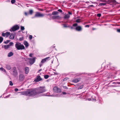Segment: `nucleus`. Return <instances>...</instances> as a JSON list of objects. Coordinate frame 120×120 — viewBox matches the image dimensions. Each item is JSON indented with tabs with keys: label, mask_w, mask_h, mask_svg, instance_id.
<instances>
[{
	"label": "nucleus",
	"mask_w": 120,
	"mask_h": 120,
	"mask_svg": "<svg viewBox=\"0 0 120 120\" xmlns=\"http://www.w3.org/2000/svg\"><path fill=\"white\" fill-rule=\"evenodd\" d=\"M45 86L40 87L38 88L31 89L23 92L22 94L29 96H35L42 93L46 91Z\"/></svg>",
	"instance_id": "f257e3e1"
},
{
	"label": "nucleus",
	"mask_w": 120,
	"mask_h": 120,
	"mask_svg": "<svg viewBox=\"0 0 120 120\" xmlns=\"http://www.w3.org/2000/svg\"><path fill=\"white\" fill-rule=\"evenodd\" d=\"M15 47L18 50L24 49H25L24 46L20 43H16L15 44Z\"/></svg>",
	"instance_id": "f03ea898"
},
{
	"label": "nucleus",
	"mask_w": 120,
	"mask_h": 120,
	"mask_svg": "<svg viewBox=\"0 0 120 120\" xmlns=\"http://www.w3.org/2000/svg\"><path fill=\"white\" fill-rule=\"evenodd\" d=\"M78 24L77 23H75L73 24L72 26L73 27H76L75 28V29L76 30L78 31H81L82 30V27L80 26H78Z\"/></svg>",
	"instance_id": "7ed1b4c3"
},
{
	"label": "nucleus",
	"mask_w": 120,
	"mask_h": 120,
	"mask_svg": "<svg viewBox=\"0 0 120 120\" xmlns=\"http://www.w3.org/2000/svg\"><path fill=\"white\" fill-rule=\"evenodd\" d=\"M19 26L18 25H15L12 26L10 30L11 32L15 31L19 29Z\"/></svg>",
	"instance_id": "20e7f679"
},
{
	"label": "nucleus",
	"mask_w": 120,
	"mask_h": 120,
	"mask_svg": "<svg viewBox=\"0 0 120 120\" xmlns=\"http://www.w3.org/2000/svg\"><path fill=\"white\" fill-rule=\"evenodd\" d=\"M25 77L23 74H19V81L20 82H22L24 80Z\"/></svg>",
	"instance_id": "39448f33"
},
{
	"label": "nucleus",
	"mask_w": 120,
	"mask_h": 120,
	"mask_svg": "<svg viewBox=\"0 0 120 120\" xmlns=\"http://www.w3.org/2000/svg\"><path fill=\"white\" fill-rule=\"evenodd\" d=\"M53 90L54 93H59L61 92V90L56 86H55L53 88Z\"/></svg>",
	"instance_id": "423d86ee"
},
{
	"label": "nucleus",
	"mask_w": 120,
	"mask_h": 120,
	"mask_svg": "<svg viewBox=\"0 0 120 120\" xmlns=\"http://www.w3.org/2000/svg\"><path fill=\"white\" fill-rule=\"evenodd\" d=\"M44 15L43 14H41L39 12H36L35 15V17H42L44 16Z\"/></svg>",
	"instance_id": "0eeeda50"
},
{
	"label": "nucleus",
	"mask_w": 120,
	"mask_h": 120,
	"mask_svg": "<svg viewBox=\"0 0 120 120\" xmlns=\"http://www.w3.org/2000/svg\"><path fill=\"white\" fill-rule=\"evenodd\" d=\"M29 62L31 64H33L35 61V58L34 57L32 58H30L29 59Z\"/></svg>",
	"instance_id": "6e6552de"
},
{
	"label": "nucleus",
	"mask_w": 120,
	"mask_h": 120,
	"mask_svg": "<svg viewBox=\"0 0 120 120\" xmlns=\"http://www.w3.org/2000/svg\"><path fill=\"white\" fill-rule=\"evenodd\" d=\"M50 57H46L45 58L42 59L41 61V63L42 64L44 63L46 61L50 60Z\"/></svg>",
	"instance_id": "1a4fd4ad"
},
{
	"label": "nucleus",
	"mask_w": 120,
	"mask_h": 120,
	"mask_svg": "<svg viewBox=\"0 0 120 120\" xmlns=\"http://www.w3.org/2000/svg\"><path fill=\"white\" fill-rule=\"evenodd\" d=\"M42 80L40 76L38 75L37 77V78L34 80V81L36 82H39Z\"/></svg>",
	"instance_id": "9d476101"
},
{
	"label": "nucleus",
	"mask_w": 120,
	"mask_h": 120,
	"mask_svg": "<svg viewBox=\"0 0 120 120\" xmlns=\"http://www.w3.org/2000/svg\"><path fill=\"white\" fill-rule=\"evenodd\" d=\"M13 74L14 76H16L17 75V71L15 67H14L13 68Z\"/></svg>",
	"instance_id": "9b49d317"
},
{
	"label": "nucleus",
	"mask_w": 120,
	"mask_h": 120,
	"mask_svg": "<svg viewBox=\"0 0 120 120\" xmlns=\"http://www.w3.org/2000/svg\"><path fill=\"white\" fill-rule=\"evenodd\" d=\"M81 80V78H79L77 79H75L72 81V82L75 83H76L79 81Z\"/></svg>",
	"instance_id": "f8f14e48"
},
{
	"label": "nucleus",
	"mask_w": 120,
	"mask_h": 120,
	"mask_svg": "<svg viewBox=\"0 0 120 120\" xmlns=\"http://www.w3.org/2000/svg\"><path fill=\"white\" fill-rule=\"evenodd\" d=\"M52 18L53 19H58L60 18V17L59 16H52Z\"/></svg>",
	"instance_id": "ddd939ff"
},
{
	"label": "nucleus",
	"mask_w": 120,
	"mask_h": 120,
	"mask_svg": "<svg viewBox=\"0 0 120 120\" xmlns=\"http://www.w3.org/2000/svg\"><path fill=\"white\" fill-rule=\"evenodd\" d=\"M25 71L26 74H27L29 73V68L27 67L25 68Z\"/></svg>",
	"instance_id": "4468645a"
},
{
	"label": "nucleus",
	"mask_w": 120,
	"mask_h": 120,
	"mask_svg": "<svg viewBox=\"0 0 120 120\" xmlns=\"http://www.w3.org/2000/svg\"><path fill=\"white\" fill-rule=\"evenodd\" d=\"M23 43L26 47H27L29 46V44L27 41H24Z\"/></svg>",
	"instance_id": "2eb2a0df"
},
{
	"label": "nucleus",
	"mask_w": 120,
	"mask_h": 120,
	"mask_svg": "<svg viewBox=\"0 0 120 120\" xmlns=\"http://www.w3.org/2000/svg\"><path fill=\"white\" fill-rule=\"evenodd\" d=\"M13 53L12 52H10L8 53V56L10 57L13 55Z\"/></svg>",
	"instance_id": "dca6fc26"
},
{
	"label": "nucleus",
	"mask_w": 120,
	"mask_h": 120,
	"mask_svg": "<svg viewBox=\"0 0 120 120\" xmlns=\"http://www.w3.org/2000/svg\"><path fill=\"white\" fill-rule=\"evenodd\" d=\"M2 36L3 37L6 36L7 37H8V32H7L5 33H3L2 34Z\"/></svg>",
	"instance_id": "f3484780"
},
{
	"label": "nucleus",
	"mask_w": 120,
	"mask_h": 120,
	"mask_svg": "<svg viewBox=\"0 0 120 120\" xmlns=\"http://www.w3.org/2000/svg\"><path fill=\"white\" fill-rule=\"evenodd\" d=\"M59 13L57 11H54L52 12V14L53 15H57Z\"/></svg>",
	"instance_id": "a211bd4d"
},
{
	"label": "nucleus",
	"mask_w": 120,
	"mask_h": 120,
	"mask_svg": "<svg viewBox=\"0 0 120 120\" xmlns=\"http://www.w3.org/2000/svg\"><path fill=\"white\" fill-rule=\"evenodd\" d=\"M70 17V16L68 15L67 14L65 15L64 18L65 19H68Z\"/></svg>",
	"instance_id": "6ab92c4d"
},
{
	"label": "nucleus",
	"mask_w": 120,
	"mask_h": 120,
	"mask_svg": "<svg viewBox=\"0 0 120 120\" xmlns=\"http://www.w3.org/2000/svg\"><path fill=\"white\" fill-rule=\"evenodd\" d=\"M13 43L12 42H10L9 45H8V48L10 46L13 45Z\"/></svg>",
	"instance_id": "aec40b11"
},
{
	"label": "nucleus",
	"mask_w": 120,
	"mask_h": 120,
	"mask_svg": "<svg viewBox=\"0 0 120 120\" xmlns=\"http://www.w3.org/2000/svg\"><path fill=\"white\" fill-rule=\"evenodd\" d=\"M106 4V3H99V4L98 6H102L103 5H105Z\"/></svg>",
	"instance_id": "412c9836"
},
{
	"label": "nucleus",
	"mask_w": 120,
	"mask_h": 120,
	"mask_svg": "<svg viewBox=\"0 0 120 120\" xmlns=\"http://www.w3.org/2000/svg\"><path fill=\"white\" fill-rule=\"evenodd\" d=\"M14 38V36L13 35L11 34L10 36V38L11 39H13Z\"/></svg>",
	"instance_id": "4be33fe9"
},
{
	"label": "nucleus",
	"mask_w": 120,
	"mask_h": 120,
	"mask_svg": "<svg viewBox=\"0 0 120 120\" xmlns=\"http://www.w3.org/2000/svg\"><path fill=\"white\" fill-rule=\"evenodd\" d=\"M0 70L1 71H3L5 72H6V70L2 67L0 68Z\"/></svg>",
	"instance_id": "5701e85b"
},
{
	"label": "nucleus",
	"mask_w": 120,
	"mask_h": 120,
	"mask_svg": "<svg viewBox=\"0 0 120 120\" xmlns=\"http://www.w3.org/2000/svg\"><path fill=\"white\" fill-rule=\"evenodd\" d=\"M49 76L48 75H44V78L45 79H47L49 78Z\"/></svg>",
	"instance_id": "b1692460"
},
{
	"label": "nucleus",
	"mask_w": 120,
	"mask_h": 120,
	"mask_svg": "<svg viewBox=\"0 0 120 120\" xmlns=\"http://www.w3.org/2000/svg\"><path fill=\"white\" fill-rule=\"evenodd\" d=\"M99 1H101L103 2H106L108 1V0H98Z\"/></svg>",
	"instance_id": "393cba45"
},
{
	"label": "nucleus",
	"mask_w": 120,
	"mask_h": 120,
	"mask_svg": "<svg viewBox=\"0 0 120 120\" xmlns=\"http://www.w3.org/2000/svg\"><path fill=\"white\" fill-rule=\"evenodd\" d=\"M33 12V11L32 10H29V14L30 15H32Z\"/></svg>",
	"instance_id": "a878e982"
},
{
	"label": "nucleus",
	"mask_w": 120,
	"mask_h": 120,
	"mask_svg": "<svg viewBox=\"0 0 120 120\" xmlns=\"http://www.w3.org/2000/svg\"><path fill=\"white\" fill-rule=\"evenodd\" d=\"M83 86V85H82L81 86H80L79 87H78V90L81 89L82 88Z\"/></svg>",
	"instance_id": "bb28decb"
},
{
	"label": "nucleus",
	"mask_w": 120,
	"mask_h": 120,
	"mask_svg": "<svg viewBox=\"0 0 120 120\" xmlns=\"http://www.w3.org/2000/svg\"><path fill=\"white\" fill-rule=\"evenodd\" d=\"M63 27L64 28H67V27H69V26H68L66 24H63Z\"/></svg>",
	"instance_id": "cd10ccee"
},
{
	"label": "nucleus",
	"mask_w": 120,
	"mask_h": 120,
	"mask_svg": "<svg viewBox=\"0 0 120 120\" xmlns=\"http://www.w3.org/2000/svg\"><path fill=\"white\" fill-rule=\"evenodd\" d=\"M3 40V38L1 37H0V43H1Z\"/></svg>",
	"instance_id": "c85d7f7f"
},
{
	"label": "nucleus",
	"mask_w": 120,
	"mask_h": 120,
	"mask_svg": "<svg viewBox=\"0 0 120 120\" xmlns=\"http://www.w3.org/2000/svg\"><path fill=\"white\" fill-rule=\"evenodd\" d=\"M81 19H78L76 20V22L77 23H79L81 22Z\"/></svg>",
	"instance_id": "c756f323"
},
{
	"label": "nucleus",
	"mask_w": 120,
	"mask_h": 120,
	"mask_svg": "<svg viewBox=\"0 0 120 120\" xmlns=\"http://www.w3.org/2000/svg\"><path fill=\"white\" fill-rule=\"evenodd\" d=\"M21 30H23L25 29L24 27V26H21Z\"/></svg>",
	"instance_id": "7c9ffc66"
},
{
	"label": "nucleus",
	"mask_w": 120,
	"mask_h": 120,
	"mask_svg": "<svg viewBox=\"0 0 120 120\" xmlns=\"http://www.w3.org/2000/svg\"><path fill=\"white\" fill-rule=\"evenodd\" d=\"M69 79V78H65L63 79V81H65Z\"/></svg>",
	"instance_id": "2f4dec72"
},
{
	"label": "nucleus",
	"mask_w": 120,
	"mask_h": 120,
	"mask_svg": "<svg viewBox=\"0 0 120 120\" xmlns=\"http://www.w3.org/2000/svg\"><path fill=\"white\" fill-rule=\"evenodd\" d=\"M16 1L15 0H11V2L12 4H13L15 3Z\"/></svg>",
	"instance_id": "473e14b6"
},
{
	"label": "nucleus",
	"mask_w": 120,
	"mask_h": 120,
	"mask_svg": "<svg viewBox=\"0 0 120 120\" xmlns=\"http://www.w3.org/2000/svg\"><path fill=\"white\" fill-rule=\"evenodd\" d=\"M9 84L11 86H12L13 85V84L12 82L11 81H10L9 82Z\"/></svg>",
	"instance_id": "72a5a7b5"
},
{
	"label": "nucleus",
	"mask_w": 120,
	"mask_h": 120,
	"mask_svg": "<svg viewBox=\"0 0 120 120\" xmlns=\"http://www.w3.org/2000/svg\"><path fill=\"white\" fill-rule=\"evenodd\" d=\"M33 38V36L32 35H30L29 36V39L30 40L31 39Z\"/></svg>",
	"instance_id": "f704fd0d"
},
{
	"label": "nucleus",
	"mask_w": 120,
	"mask_h": 120,
	"mask_svg": "<svg viewBox=\"0 0 120 120\" xmlns=\"http://www.w3.org/2000/svg\"><path fill=\"white\" fill-rule=\"evenodd\" d=\"M23 39V37H22L21 38H19V40L20 41H21Z\"/></svg>",
	"instance_id": "c9c22d12"
},
{
	"label": "nucleus",
	"mask_w": 120,
	"mask_h": 120,
	"mask_svg": "<svg viewBox=\"0 0 120 120\" xmlns=\"http://www.w3.org/2000/svg\"><path fill=\"white\" fill-rule=\"evenodd\" d=\"M4 48L5 49H8V45H5L4 46Z\"/></svg>",
	"instance_id": "e433bc0d"
},
{
	"label": "nucleus",
	"mask_w": 120,
	"mask_h": 120,
	"mask_svg": "<svg viewBox=\"0 0 120 120\" xmlns=\"http://www.w3.org/2000/svg\"><path fill=\"white\" fill-rule=\"evenodd\" d=\"M101 14L100 13L98 14H97V16L98 17H100L101 16Z\"/></svg>",
	"instance_id": "4c0bfd02"
},
{
	"label": "nucleus",
	"mask_w": 120,
	"mask_h": 120,
	"mask_svg": "<svg viewBox=\"0 0 120 120\" xmlns=\"http://www.w3.org/2000/svg\"><path fill=\"white\" fill-rule=\"evenodd\" d=\"M58 11L60 12H62V10L61 9H59L58 10Z\"/></svg>",
	"instance_id": "58836bf2"
},
{
	"label": "nucleus",
	"mask_w": 120,
	"mask_h": 120,
	"mask_svg": "<svg viewBox=\"0 0 120 120\" xmlns=\"http://www.w3.org/2000/svg\"><path fill=\"white\" fill-rule=\"evenodd\" d=\"M117 31L118 32L120 33V29H117Z\"/></svg>",
	"instance_id": "ea45409f"
},
{
	"label": "nucleus",
	"mask_w": 120,
	"mask_h": 120,
	"mask_svg": "<svg viewBox=\"0 0 120 120\" xmlns=\"http://www.w3.org/2000/svg\"><path fill=\"white\" fill-rule=\"evenodd\" d=\"M33 55V54L32 53H30L29 55V56L30 57H32V55Z\"/></svg>",
	"instance_id": "a19ab883"
},
{
	"label": "nucleus",
	"mask_w": 120,
	"mask_h": 120,
	"mask_svg": "<svg viewBox=\"0 0 120 120\" xmlns=\"http://www.w3.org/2000/svg\"><path fill=\"white\" fill-rule=\"evenodd\" d=\"M85 27H89V25H86L85 26Z\"/></svg>",
	"instance_id": "79ce46f5"
},
{
	"label": "nucleus",
	"mask_w": 120,
	"mask_h": 120,
	"mask_svg": "<svg viewBox=\"0 0 120 120\" xmlns=\"http://www.w3.org/2000/svg\"><path fill=\"white\" fill-rule=\"evenodd\" d=\"M15 91H17L18 90V89L17 88H15Z\"/></svg>",
	"instance_id": "37998d69"
},
{
	"label": "nucleus",
	"mask_w": 120,
	"mask_h": 120,
	"mask_svg": "<svg viewBox=\"0 0 120 120\" xmlns=\"http://www.w3.org/2000/svg\"><path fill=\"white\" fill-rule=\"evenodd\" d=\"M111 1L115 3L116 2V1L115 0H110Z\"/></svg>",
	"instance_id": "c03bdc74"
},
{
	"label": "nucleus",
	"mask_w": 120,
	"mask_h": 120,
	"mask_svg": "<svg viewBox=\"0 0 120 120\" xmlns=\"http://www.w3.org/2000/svg\"><path fill=\"white\" fill-rule=\"evenodd\" d=\"M94 6L93 5H91L89 6V7H94Z\"/></svg>",
	"instance_id": "a18cd8bd"
},
{
	"label": "nucleus",
	"mask_w": 120,
	"mask_h": 120,
	"mask_svg": "<svg viewBox=\"0 0 120 120\" xmlns=\"http://www.w3.org/2000/svg\"><path fill=\"white\" fill-rule=\"evenodd\" d=\"M68 13L69 15H71L72 14V13L70 11L68 12Z\"/></svg>",
	"instance_id": "49530a36"
},
{
	"label": "nucleus",
	"mask_w": 120,
	"mask_h": 120,
	"mask_svg": "<svg viewBox=\"0 0 120 120\" xmlns=\"http://www.w3.org/2000/svg\"><path fill=\"white\" fill-rule=\"evenodd\" d=\"M11 69V67L10 66H8V70H10Z\"/></svg>",
	"instance_id": "de8ad7c7"
},
{
	"label": "nucleus",
	"mask_w": 120,
	"mask_h": 120,
	"mask_svg": "<svg viewBox=\"0 0 120 120\" xmlns=\"http://www.w3.org/2000/svg\"><path fill=\"white\" fill-rule=\"evenodd\" d=\"M4 43L5 44H7L8 43V40H7L6 41H4Z\"/></svg>",
	"instance_id": "09e8293b"
},
{
	"label": "nucleus",
	"mask_w": 120,
	"mask_h": 120,
	"mask_svg": "<svg viewBox=\"0 0 120 120\" xmlns=\"http://www.w3.org/2000/svg\"><path fill=\"white\" fill-rule=\"evenodd\" d=\"M25 14L26 15H28V14L26 12H25Z\"/></svg>",
	"instance_id": "8fccbe9b"
},
{
	"label": "nucleus",
	"mask_w": 120,
	"mask_h": 120,
	"mask_svg": "<svg viewBox=\"0 0 120 120\" xmlns=\"http://www.w3.org/2000/svg\"><path fill=\"white\" fill-rule=\"evenodd\" d=\"M116 84H120V82H116Z\"/></svg>",
	"instance_id": "3c124183"
},
{
	"label": "nucleus",
	"mask_w": 120,
	"mask_h": 120,
	"mask_svg": "<svg viewBox=\"0 0 120 120\" xmlns=\"http://www.w3.org/2000/svg\"><path fill=\"white\" fill-rule=\"evenodd\" d=\"M10 33L8 32V36L10 35Z\"/></svg>",
	"instance_id": "603ef678"
},
{
	"label": "nucleus",
	"mask_w": 120,
	"mask_h": 120,
	"mask_svg": "<svg viewBox=\"0 0 120 120\" xmlns=\"http://www.w3.org/2000/svg\"><path fill=\"white\" fill-rule=\"evenodd\" d=\"M63 93L64 94H66V93L65 92H63Z\"/></svg>",
	"instance_id": "864d4df0"
},
{
	"label": "nucleus",
	"mask_w": 120,
	"mask_h": 120,
	"mask_svg": "<svg viewBox=\"0 0 120 120\" xmlns=\"http://www.w3.org/2000/svg\"><path fill=\"white\" fill-rule=\"evenodd\" d=\"M42 64H40V66L41 67V66L42 65Z\"/></svg>",
	"instance_id": "5fc2aeb1"
},
{
	"label": "nucleus",
	"mask_w": 120,
	"mask_h": 120,
	"mask_svg": "<svg viewBox=\"0 0 120 120\" xmlns=\"http://www.w3.org/2000/svg\"><path fill=\"white\" fill-rule=\"evenodd\" d=\"M71 29H74V28L73 27H72L71 26Z\"/></svg>",
	"instance_id": "6e6d98bb"
},
{
	"label": "nucleus",
	"mask_w": 120,
	"mask_h": 120,
	"mask_svg": "<svg viewBox=\"0 0 120 120\" xmlns=\"http://www.w3.org/2000/svg\"><path fill=\"white\" fill-rule=\"evenodd\" d=\"M41 70H42L41 69H40L38 71H40Z\"/></svg>",
	"instance_id": "4d7b16f0"
},
{
	"label": "nucleus",
	"mask_w": 120,
	"mask_h": 120,
	"mask_svg": "<svg viewBox=\"0 0 120 120\" xmlns=\"http://www.w3.org/2000/svg\"><path fill=\"white\" fill-rule=\"evenodd\" d=\"M54 73L56 75H57V74L56 73H55V72H54Z\"/></svg>",
	"instance_id": "13d9d810"
},
{
	"label": "nucleus",
	"mask_w": 120,
	"mask_h": 120,
	"mask_svg": "<svg viewBox=\"0 0 120 120\" xmlns=\"http://www.w3.org/2000/svg\"><path fill=\"white\" fill-rule=\"evenodd\" d=\"M8 2H10V0H8Z\"/></svg>",
	"instance_id": "bf43d9fd"
},
{
	"label": "nucleus",
	"mask_w": 120,
	"mask_h": 120,
	"mask_svg": "<svg viewBox=\"0 0 120 120\" xmlns=\"http://www.w3.org/2000/svg\"><path fill=\"white\" fill-rule=\"evenodd\" d=\"M8 42H9L10 41L8 40Z\"/></svg>",
	"instance_id": "052dcab7"
}]
</instances>
